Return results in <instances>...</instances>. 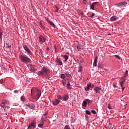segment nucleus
<instances>
[{"instance_id": "1", "label": "nucleus", "mask_w": 129, "mask_h": 129, "mask_svg": "<svg viewBox=\"0 0 129 129\" xmlns=\"http://www.w3.org/2000/svg\"><path fill=\"white\" fill-rule=\"evenodd\" d=\"M50 73V70L46 67H43L42 69L37 72V75L41 77H47Z\"/></svg>"}, {"instance_id": "2", "label": "nucleus", "mask_w": 129, "mask_h": 129, "mask_svg": "<svg viewBox=\"0 0 129 129\" xmlns=\"http://www.w3.org/2000/svg\"><path fill=\"white\" fill-rule=\"evenodd\" d=\"M19 59L21 62H23V63H25V64H28V63L31 62V61H32L30 58L23 54L19 55Z\"/></svg>"}, {"instance_id": "3", "label": "nucleus", "mask_w": 129, "mask_h": 129, "mask_svg": "<svg viewBox=\"0 0 129 129\" xmlns=\"http://www.w3.org/2000/svg\"><path fill=\"white\" fill-rule=\"evenodd\" d=\"M23 47V49L25 51V53L26 52L27 55H28V56L32 55L33 53H32V51H31V50H30V48H29V47L27 45H25Z\"/></svg>"}, {"instance_id": "4", "label": "nucleus", "mask_w": 129, "mask_h": 129, "mask_svg": "<svg viewBox=\"0 0 129 129\" xmlns=\"http://www.w3.org/2000/svg\"><path fill=\"white\" fill-rule=\"evenodd\" d=\"M94 87V85L91 83H89L87 84L86 87H85V90L86 91H89L90 89H92Z\"/></svg>"}, {"instance_id": "5", "label": "nucleus", "mask_w": 129, "mask_h": 129, "mask_svg": "<svg viewBox=\"0 0 129 129\" xmlns=\"http://www.w3.org/2000/svg\"><path fill=\"white\" fill-rule=\"evenodd\" d=\"M126 5H127V3L124 2L118 4L116 6V7L118 9H121V8H125V7H126Z\"/></svg>"}, {"instance_id": "6", "label": "nucleus", "mask_w": 129, "mask_h": 129, "mask_svg": "<svg viewBox=\"0 0 129 129\" xmlns=\"http://www.w3.org/2000/svg\"><path fill=\"white\" fill-rule=\"evenodd\" d=\"M37 124V121H33L31 124H30L27 129H34Z\"/></svg>"}, {"instance_id": "7", "label": "nucleus", "mask_w": 129, "mask_h": 129, "mask_svg": "<svg viewBox=\"0 0 129 129\" xmlns=\"http://www.w3.org/2000/svg\"><path fill=\"white\" fill-rule=\"evenodd\" d=\"M39 42L40 44H43L46 42V37H44L43 35H40L39 36Z\"/></svg>"}, {"instance_id": "8", "label": "nucleus", "mask_w": 129, "mask_h": 129, "mask_svg": "<svg viewBox=\"0 0 129 129\" xmlns=\"http://www.w3.org/2000/svg\"><path fill=\"white\" fill-rule=\"evenodd\" d=\"M29 70L32 72H34V71H36V68H35V66L33 64H29L27 66Z\"/></svg>"}, {"instance_id": "9", "label": "nucleus", "mask_w": 129, "mask_h": 129, "mask_svg": "<svg viewBox=\"0 0 129 129\" xmlns=\"http://www.w3.org/2000/svg\"><path fill=\"white\" fill-rule=\"evenodd\" d=\"M68 99H69V94L67 93L62 95V100L63 101H67Z\"/></svg>"}, {"instance_id": "10", "label": "nucleus", "mask_w": 129, "mask_h": 129, "mask_svg": "<svg viewBox=\"0 0 129 129\" xmlns=\"http://www.w3.org/2000/svg\"><path fill=\"white\" fill-rule=\"evenodd\" d=\"M100 90H101V88L96 86L94 88V91H95L96 93H99L100 94Z\"/></svg>"}, {"instance_id": "11", "label": "nucleus", "mask_w": 129, "mask_h": 129, "mask_svg": "<svg viewBox=\"0 0 129 129\" xmlns=\"http://www.w3.org/2000/svg\"><path fill=\"white\" fill-rule=\"evenodd\" d=\"M35 107V105L33 103H28L27 105V108H29V109H33Z\"/></svg>"}, {"instance_id": "12", "label": "nucleus", "mask_w": 129, "mask_h": 129, "mask_svg": "<svg viewBox=\"0 0 129 129\" xmlns=\"http://www.w3.org/2000/svg\"><path fill=\"white\" fill-rule=\"evenodd\" d=\"M52 102L53 105H58V104L60 103V100H58V99H54Z\"/></svg>"}, {"instance_id": "13", "label": "nucleus", "mask_w": 129, "mask_h": 129, "mask_svg": "<svg viewBox=\"0 0 129 129\" xmlns=\"http://www.w3.org/2000/svg\"><path fill=\"white\" fill-rule=\"evenodd\" d=\"M98 3L97 2H94L91 5H90V10H93V11H94V8H95V6H96V5H97Z\"/></svg>"}, {"instance_id": "14", "label": "nucleus", "mask_w": 129, "mask_h": 129, "mask_svg": "<svg viewBox=\"0 0 129 129\" xmlns=\"http://www.w3.org/2000/svg\"><path fill=\"white\" fill-rule=\"evenodd\" d=\"M40 97H41V92L37 90V94L35 96V98L38 100L39 99V98H40Z\"/></svg>"}, {"instance_id": "15", "label": "nucleus", "mask_w": 129, "mask_h": 129, "mask_svg": "<svg viewBox=\"0 0 129 129\" xmlns=\"http://www.w3.org/2000/svg\"><path fill=\"white\" fill-rule=\"evenodd\" d=\"M56 61V63H57L58 65L59 66H62V65H63V62H62V60L60 59V58H57Z\"/></svg>"}, {"instance_id": "16", "label": "nucleus", "mask_w": 129, "mask_h": 129, "mask_svg": "<svg viewBox=\"0 0 129 129\" xmlns=\"http://www.w3.org/2000/svg\"><path fill=\"white\" fill-rule=\"evenodd\" d=\"M119 85L120 86V88L122 90V91H123L124 90V85L123 84V81H121L119 83Z\"/></svg>"}, {"instance_id": "17", "label": "nucleus", "mask_w": 129, "mask_h": 129, "mask_svg": "<svg viewBox=\"0 0 129 129\" xmlns=\"http://www.w3.org/2000/svg\"><path fill=\"white\" fill-rule=\"evenodd\" d=\"M98 59V57L96 56L94 59L93 65L95 66V67H96V66H97V59Z\"/></svg>"}, {"instance_id": "18", "label": "nucleus", "mask_w": 129, "mask_h": 129, "mask_svg": "<svg viewBox=\"0 0 129 129\" xmlns=\"http://www.w3.org/2000/svg\"><path fill=\"white\" fill-rule=\"evenodd\" d=\"M48 22L49 23V25L51 26V27H53V28H56V26H55V24L53 23H52V21H48Z\"/></svg>"}, {"instance_id": "19", "label": "nucleus", "mask_w": 129, "mask_h": 129, "mask_svg": "<svg viewBox=\"0 0 129 129\" xmlns=\"http://www.w3.org/2000/svg\"><path fill=\"white\" fill-rule=\"evenodd\" d=\"M61 83H62L63 86L67 85V81L66 79L62 80Z\"/></svg>"}, {"instance_id": "20", "label": "nucleus", "mask_w": 129, "mask_h": 129, "mask_svg": "<svg viewBox=\"0 0 129 129\" xmlns=\"http://www.w3.org/2000/svg\"><path fill=\"white\" fill-rule=\"evenodd\" d=\"M110 20L111 21H116V20H117V18L115 16H112L110 18Z\"/></svg>"}, {"instance_id": "21", "label": "nucleus", "mask_w": 129, "mask_h": 129, "mask_svg": "<svg viewBox=\"0 0 129 129\" xmlns=\"http://www.w3.org/2000/svg\"><path fill=\"white\" fill-rule=\"evenodd\" d=\"M60 78H61L62 79H63V80H64V78H66V73L61 74L60 75Z\"/></svg>"}, {"instance_id": "22", "label": "nucleus", "mask_w": 129, "mask_h": 129, "mask_svg": "<svg viewBox=\"0 0 129 129\" xmlns=\"http://www.w3.org/2000/svg\"><path fill=\"white\" fill-rule=\"evenodd\" d=\"M57 99L58 100H63L62 96L58 95L57 96Z\"/></svg>"}, {"instance_id": "23", "label": "nucleus", "mask_w": 129, "mask_h": 129, "mask_svg": "<svg viewBox=\"0 0 129 129\" xmlns=\"http://www.w3.org/2000/svg\"><path fill=\"white\" fill-rule=\"evenodd\" d=\"M82 48V45L80 44H78L77 45V48L78 49V50H80Z\"/></svg>"}, {"instance_id": "24", "label": "nucleus", "mask_w": 129, "mask_h": 129, "mask_svg": "<svg viewBox=\"0 0 129 129\" xmlns=\"http://www.w3.org/2000/svg\"><path fill=\"white\" fill-rule=\"evenodd\" d=\"M64 62H67V60H68L69 58V56L67 55H64Z\"/></svg>"}, {"instance_id": "25", "label": "nucleus", "mask_w": 129, "mask_h": 129, "mask_svg": "<svg viewBox=\"0 0 129 129\" xmlns=\"http://www.w3.org/2000/svg\"><path fill=\"white\" fill-rule=\"evenodd\" d=\"M44 124V122L41 121L40 123L38 124V127H42Z\"/></svg>"}, {"instance_id": "26", "label": "nucleus", "mask_w": 129, "mask_h": 129, "mask_svg": "<svg viewBox=\"0 0 129 129\" xmlns=\"http://www.w3.org/2000/svg\"><path fill=\"white\" fill-rule=\"evenodd\" d=\"M86 105H87V102L84 101L82 103V106L85 107H86Z\"/></svg>"}, {"instance_id": "27", "label": "nucleus", "mask_w": 129, "mask_h": 129, "mask_svg": "<svg viewBox=\"0 0 129 129\" xmlns=\"http://www.w3.org/2000/svg\"><path fill=\"white\" fill-rule=\"evenodd\" d=\"M10 103L7 100H3L2 101V104H9Z\"/></svg>"}, {"instance_id": "28", "label": "nucleus", "mask_w": 129, "mask_h": 129, "mask_svg": "<svg viewBox=\"0 0 129 129\" xmlns=\"http://www.w3.org/2000/svg\"><path fill=\"white\" fill-rule=\"evenodd\" d=\"M66 87H67L68 89H71V85L69 82L67 84Z\"/></svg>"}, {"instance_id": "29", "label": "nucleus", "mask_w": 129, "mask_h": 129, "mask_svg": "<svg viewBox=\"0 0 129 129\" xmlns=\"http://www.w3.org/2000/svg\"><path fill=\"white\" fill-rule=\"evenodd\" d=\"M35 90H36V89L35 88H33L31 89V95L34 94Z\"/></svg>"}, {"instance_id": "30", "label": "nucleus", "mask_w": 129, "mask_h": 129, "mask_svg": "<svg viewBox=\"0 0 129 129\" xmlns=\"http://www.w3.org/2000/svg\"><path fill=\"white\" fill-rule=\"evenodd\" d=\"M83 3L85 6H87L88 5V3H87V1L83 0Z\"/></svg>"}, {"instance_id": "31", "label": "nucleus", "mask_w": 129, "mask_h": 129, "mask_svg": "<svg viewBox=\"0 0 129 129\" xmlns=\"http://www.w3.org/2000/svg\"><path fill=\"white\" fill-rule=\"evenodd\" d=\"M21 101H26V99H25V97H24V96H21Z\"/></svg>"}, {"instance_id": "32", "label": "nucleus", "mask_w": 129, "mask_h": 129, "mask_svg": "<svg viewBox=\"0 0 129 129\" xmlns=\"http://www.w3.org/2000/svg\"><path fill=\"white\" fill-rule=\"evenodd\" d=\"M78 71V72H81V71H82V67H81V66H79V68Z\"/></svg>"}, {"instance_id": "33", "label": "nucleus", "mask_w": 129, "mask_h": 129, "mask_svg": "<svg viewBox=\"0 0 129 129\" xmlns=\"http://www.w3.org/2000/svg\"><path fill=\"white\" fill-rule=\"evenodd\" d=\"M86 113H87V114H88L89 115H90V114H91V112H90L89 110H86Z\"/></svg>"}, {"instance_id": "34", "label": "nucleus", "mask_w": 129, "mask_h": 129, "mask_svg": "<svg viewBox=\"0 0 129 129\" xmlns=\"http://www.w3.org/2000/svg\"><path fill=\"white\" fill-rule=\"evenodd\" d=\"M71 75L69 73L66 74V77H67V79L70 77Z\"/></svg>"}, {"instance_id": "35", "label": "nucleus", "mask_w": 129, "mask_h": 129, "mask_svg": "<svg viewBox=\"0 0 129 129\" xmlns=\"http://www.w3.org/2000/svg\"><path fill=\"white\" fill-rule=\"evenodd\" d=\"M2 36H3V31H0V39H2Z\"/></svg>"}, {"instance_id": "36", "label": "nucleus", "mask_w": 129, "mask_h": 129, "mask_svg": "<svg viewBox=\"0 0 129 129\" xmlns=\"http://www.w3.org/2000/svg\"><path fill=\"white\" fill-rule=\"evenodd\" d=\"M64 129H70V126H69V125H67L66 126H65Z\"/></svg>"}, {"instance_id": "37", "label": "nucleus", "mask_w": 129, "mask_h": 129, "mask_svg": "<svg viewBox=\"0 0 129 129\" xmlns=\"http://www.w3.org/2000/svg\"><path fill=\"white\" fill-rule=\"evenodd\" d=\"M85 100H86V101H87V102L88 103H90V102L91 101L90 100H89V99H86Z\"/></svg>"}, {"instance_id": "38", "label": "nucleus", "mask_w": 129, "mask_h": 129, "mask_svg": "<svg viewBox=\"0 0 129 129\" xmlns=\"http://www.w3.org/2000/svg\"><path fill=\"white\" fill-rule=\"evenodd\" d=\"M91 112L93 113V114H95L96 113V111L94 110H91Z\"/></svg>"}, {"instance_id": "39", "label": "nucleus", "mask_w": 129, "mask_h": 129, "mask_svg": "<svg viewBox=\"0 0 129 129\" xmlns=\"http://www.w3.org/2000/svg\"><path fill=\"white\" fill-rule=\"evenodd\" d=\"M6 47L8 48H9L10 49L11 48V45H9V44H6Z\"/></svg>"}, {"instance_id": "40", "label": "nucleus", "mask_w": 129, "mask_h": 129, "mask_svg": "<svg viewBox=\"0 0 129 129\" xmlns=\"http://www.w3.org/2000/svg\"><path fill=\"white\" fill-rule=\"evenodd\" d=\"M114 56L115 57H116V58L119 59V60L120 59V57H119V56H118V55H115Z\"/></svg>"}, {"instance_id": "41", "label": "nucleus", "mask_w": 129, "mask_h": 129, "mask_svg": "<svg viewBox=\"0 0 129 129\" xmlns=\"http://www.w3.org/2000/svg\"><path fill=\"white\" fill-rule=\"evenodd\" d=\"M95 16V14L92 13V15H91L90 17L93 18V17H94Z\"/></svg>"}, {"instance_id": "42", "label": "nucleus", "mask_w": 129, "mask_h": 129, "mask_svg": "<svg viewBox=\"0 0 129 129\" xmlns=\"http://www.w3.org/2000/svg\"><path fill=\"white\" fill-rule=\"evenodd\" d=\"M127 75H128V74H126L125 73V75L124 76V78H125V77H126L127 76Z\"/></svg>"}, {"instance_id": "43", "label": "nucleus", "mask_w": 129, "mask_h": 129, "mask_svg": "<svg viewBox=\"0 0 129 129\" xmlns=\"http://www.w3.org/2000/svg\"><path fill=\"white\" fill-rule=\"evenodd\" d=\"M113 87H114V88H116V87H117V86H116V85L115 84H113Z\"/></svg>"}, {"instance_id": "44", "label": "nucleus", "mask_w": 129, "mask_h": 129, "mask_svg": "<svg viewBox=\"0 0 129 129\" xmlns=\"http://www.w3.org/2000/svg\"><path fill=\"white\" fill-rule=\"evenodd\" d=\"M1 106H2V107H5V104H3V102L1 103Z\"/></svg>"}, {"instance_id": "45", "label": "nucleus", "mask_w": 129, "mask_h": 129, "mask_svg": "<svg viewBox=\"0 0 129 129\" xmlns=\"http://www.w3.org/2000/svg\"><path fill=\"white\" fill-rule=\"evenodd\" d=\"M40 53H41V54H43V50L40 49Z\"/></svg>"}, {"instance_id": "46", "label": "nucleus", "mask_w": 129, "mask_h": 129, "mask_svg": "<svg viewBox=\"0 0 129 129\" xmlns=\"http://www.w3.org/2000/svg\"><path fill=\"white\" fill-rule=\"evenodd\" d=\"M85 117H86V119L87 121H88V122H89V119H88V118L86 117V116H85Z\"/></svg>"}, {"instance_id": "47", "label": "nucleus", "mask_w": 129, "mask_h": 129, "mask_svg": "<svg viewBox=\"0 0 129 129\" xmlns=\"http://www.w3.org/2000/svg\"><path fill=\"white\" fill-rule=\"evenodd\" d=\"M113 128V127L110 125V126L109 127V129H112Z\"/></svg>"}, {"instance_id": "48", "label": "nucleus", "mask_w": 129, "mask_h": 129, "mask_svg": "<svg viewBox=\"0 0 129 129\" xmlns=\"http://www.w3.org/2000/svg\"><path fill=\"white\" fill-rule=\"evenodd\" d=\"M128 72L127 71H126L125 72V73L128 74Z\"/></svg>"}, {"instance_id": "49", "label": "nucleus", "mask_w": 129, "mask_h": 129, "mask_svg": "<svg viewBox=\"0 0 129 129\" xmlns=\"http://www.w3.org/2000/svg\"><path fill=\"white\" fill-rule=\"evenodd\" d=\"M48 114V113H46L44 115H47Z\"/></svg>"}, {"instance_id": "50", "label": "nucleus", "mask_w": 129, "mask_h": 129, "mask_svg": "<svg viewBox=\"0 0 129 129\" xmlns=\"http://www.w3.org/2000/svg\"><path fill=\"white\" fill-rule=\"evenodd\" d=\"M108 108H109V109H111V108L109 106H108Z\"/></svg>"}, {"instance_id": "51", "label": "nucleus", "mask_w": 129, "mask_h": 129, "mask_svg": "<svg viewBox=\"0 0 129 129\" xmlns=\"http://www.w3.org/2000/svg\"><path fill=\"white\" fill-rule=\"evenodd\" d=\"M5 114H6V116H7L8 113H6Z\"/></svg>"}, {"instance_id": "52", "label": "nucleus", "mask_w": 129, "mask_h": 129, "mask_svg": "<svg viewBox=\"0 0 129 129\" xmlns=\"http://www.w3.org/2000/svg\"><path fill=\"white\" fill-rule=\"evenodd\" d=\"M47 50H49V48H47Z\"/></svg>"}]
</instances>
